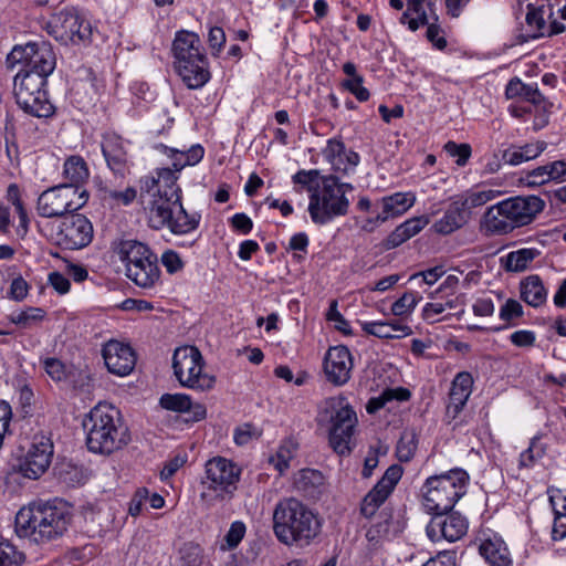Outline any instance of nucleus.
<instances>
[{
	"label": "nucleus",
	"mask_w": 566,
	"mask_h": 566,
	"mask_svg": "<svg viewBox=\"0 0 566 566\" xmlns=\"http://www.w3.org/2000/svg\"><path fill=\"white\" fill-rule=\"evenodd\" d=\"M155 149L165 154L172 168H159L154 174L139 180L142 197L147 196L148 222L155 230L168 228L171 233L185 235L195 232L201 220L197 212L188 213L181 202V189L177 185L178 175L187 166L201 161L205 148L200 144L192 145L187 150L155 145Z\"/></svg>",
	"instance_id": "nucleus-1"
},
{
	"label": "nucleus",
	"mask_w": 566,
	"mask_h": 566,
	"mask_svg": "<svg viewBox=\"0 0 566 566\" xmlns=\"http://www.w3.org/2000/svg\"><path fill=\"white\" fill-rule=\"evenodd\" d=\"M88 451L111 455L132 441L128 426L120 411L108 403H97L83 419Z\"/></svg>",
	"instance_id": "nucleus-2"
},
{
	"label": "nucleus",
	"mask_w": 566,
	"mask_h": 566,
	"mask_svg": "<svg viewBox=\"0 0 566 566\" xmlns=\"http://www.w3.org/2000/svg\"><path fill=\"white\" fill-rule=\"evenodd\" d=\"M273 532L277 541L286 546L306 547L321 534L322 521L301 501L283 499L273 511Z\"/></svg>",
	"instance_id": "nucleus-3"
},
{
	"label": "nucleus",
	"mask_w": 566,
	"mask_h": 566,
	"mask_svg": "<svg viewBox=\"0 0 566 566\" xmlns=\"http://www.w3.org/2000/svg\"><path fill=\"white\" fill-rule=\"evenodd\" d=\"M70 523V514L64 506L51 503L21 509L15 516L19 536L32 537L36 543L53 541L63 535Z\"/></svg>",
	"instance_id": "nucleus-4"
},
{
	"label": "nucleus",
	"mask_w": 566,
	"mask_h": 566,
	"mask_svg": "<svg viewBox=\"0 0 566 566\" xmlns=\"http://www.w3.org/2000/svg\"><path fill=\"white\" fill-rule=\"evenodd\" d=\"M171 51L175 69L188 88H200L210 80L209 63L197 33L177 31Z\"/></svg>",
	"instance_id": "nucleus-5"
},
{
	"label": "nucleus",
	"mask_w": 566,
	"mask_h": 566,
	"mask_svg": "<svg viewBox=\"0 0 566 566\" xmlns=\"http://www.w3.org/2000/svg\"><path fill=\"white\" fill-rule=\"evenodd\" d=\"M115 252L124 264L126 277L136 286L150 291L160 285L158 258L147 244L137 240H122Z\"/></svg>",
	"instance_id": "nucleus-6"
},
{
	"label": "nucleus",
	"mask_w": 566,
	"mask_h": 566,
	"mask_svg": "<svg viewBox=\"0 0 566 566\" xmlns=\"http://www.w3.org/2000/svg\"><path fill=\"white\" fill-rule=\"evenodd\" d=\"M470 476L460 468L429 476L423 486V506L430 514L450 512L467 493Z\"/></svg>",
	"instance_id": "nucleus-7"
},
{
	"label": "nucleus",
	"mask_w": 566,
	"mask_h": 566,
	"mask_svg": "<svg viewBox=\"0 0 566 566\" xmlns=\"http://www.w3.org/2000/svg\"><path fill=\"white\" fill-rule=\"evenodd\" d=\"M352 190L350 184L339 182L333 175L322 177L321 184H317L310 195L308 213L312 221L322 226L347 214L349 200L346 192Z\"/></svg>",
	"instance_id": "nucleus-8"
},
{
	"label": "nucleus",
	"mask_w": 566,
	"mask_h": 566,
	"mask_svg": "<svg viewBox=\"0 0 566 566\" xmlns=\"http://www.w3.org/2000/svg\"><path fill=\"white\" fill-rule=\"evenodd\" d=\"M240 476L241 469L233 461L223 457L209 459L205 464V475L201 480V499L213 504L232 497Z\"/></svg>",
	"instance_id": "nucleus-9"
},
{
	"label": "nucleus",
	"mask_w": 566,
	"mask_h": 566,
	"mask_svg": "<svg viewBox=\"0 0 566 566\" xmlns=\"http://www.w3.org/2000/svg\"><path fill=\"white\" fill-rule=\"evenodd\" d=\"M323 416L329 422V444L339 455L352 452L353 436L358 419L355 410L343 396L331 397L325 402Z\"/></svg>",
	"instance_id": "nucleus-10"
},
{
	"label": "nucleus",
	"mask_w": 566,
	"mask_h": 566,
	"mask_svg": "<svg viewBox=\"0 0 566 566\" xmlns=\"http://www.w3.org/2000/svg\"><path fill=\"white\" fill-rule=\"evenodd\" d=\"M48 77L38 74L17 73L13 94L18 106L27 114L48 118L54 114V106L45 90Z\"/></svg>",
	"instance_id": "nucleus-11"
},
{
	"label": "nucleus",
	"mask_w": 566,
	"mask_h": 566,
	"mask_svg": "<svg viewBox=\"0 0 566 566\" xmlns=\"http://www.w3.org/2000/svg\"><path fill=\"white\" fill-rule=\"evenodd\" d=\"M88 200L85 188L59 185L44 190L38 198L36 211L43 218H60L80 210Z\"/></svg>",
	"instance_id": "nucleus-12"
},
{
	"label": "nucleus",
	"mask_w": 566,
	"mask_h": 566,
	"mask_svg": "<svg viewBox=\"0 0 566 566\" xmlns=\"http://www.w3.org/2000/svg\"><path fill=\"white\" fill-rule=\"evenodd\" d=\"M203 357L195 346H181L174 353V375L182 387L200 391L211 389L216 380L203 371Z\"/></svg>",
	"instance_id": "nucleus-13"
},
{
	"label": "nucleus",
	"mask_w": 566,
	"mask_h": 566,
	"mask_svg": "<svg viewBox=\"0 0 566 566\" xmlns=\"http://www.w3.org/2000/svg\"><path fill=\"white\" fill-rule=\"evenodd\" d=\"M7 63L11 67L21 64L22 69L19 73L48 77L55 69L56 57L49 42H29L24 45H15L8 54Z\"/></svg>",
	"instance_id": "nucleus-14"
},
{
	"label": "nucleus",
	"mask_w": 566,
	"mask_h": 566,
	"mask_svg": "<svg viewBox=\"0 0 566 566\" xmlns=\"http://www.w3.org/2000/svg\"><path fill=\"white\" fill-rule=\"evenodd\" d=\"M44 29L55 40L63 43L78 44L87 42L92 36L91 23L77 12L62 10L53 14L44 24Z\"/></svg>",
	"instance_id": "nucleus-15"
},
{
	"label": "nucleus",
	"mask_w": 566,
	"mask_h": 566,
	"mask_svg": "<svg viewBox=\"0 0 566 566\" xmlns=\"http://www.w3.org/2000/svg\"><path fill=\"white\" fill-rule=\"evenodd\" d=\"M53 442L46 434H34L25 455L20 460L19 470L28 479L40 478L50 467Z\"/></svg>",
	"instance_id": "nucleus-16"
},
{
	"label": "nucleus",
	"mask_w": 566,
	"mask_h": 566,
	"mask_svg": "<svg viewBox=\"0 0 566 566\" xmlns=\"http://www.w3.org/2000/svg\"><path fill=\"white\" fill-rule=\"evenodd\" d=\"M564 31L565 25L555 18V12L551 6H527L525 34L522 35L524 41L553 36L563 33Z\"/></svg>",
	"instance_id": "nucleus-17"
},
{
	"label": "nucleus",
	"mask_w": 566,
	"mask_h": 566,
	"mask_svg": "<svg viewBox=\"0 0 566 566\" xmlns=\"http://www.w3.org/2000/svg\"><path fill=\"white\" fill-rule=\"evenodd\" d=\"M93 240V226L83 214H71L59 226L56 232L57 243L70 250L87 247Z\"/></svg>",
	"instance_id": "nucleus-18"
},
{
	"label": "nucleus",
	"mask_w": 566,
	"mask_h": 566,
	"mask_svg": "<svg viewBox=\"0 0 566 566\" xmlns=\"http://www.w3.org/2000/svg\"><path fill=\"white\" fill-rule=\"evenodd\" d=\"M432 518L427 525L426 532L433 542L446 539L457 542L468 532V520L458 512L432 513Z\"/></svg>",
	"instance_id": "nucleus-19"
},
{
	"label": "nucleus",
	"mask_w": 566,
	"mask_h": 566,
	"mask_svg": "<svg viewBox=\"0 0 566 566\" xmlns=\"http://www.w3.org/2000/svg\"><path fill=\"white\" fill-rule=\"evenodd\" d=\"M402 476V468L398 464L390 465L374 485V488L364 496L360 503V513L366 518H371L378 509L394 492L397 483Z\"/></svg>",
	"instance_id": "nucleus-20"
},
{
	"label": "nucleus",
	"mask_w": 566,
	"mask_h": 566,
	"mask_svg": "<svg viewBox=\"0 0 566 566\" xmlns=\"http://www.w3.org/2000/svg\"><path fill=\"white\" fill-rule=\"evenodd\" d=\"M504 212L515 228L530 224L545 208V201L537 196H517L503 200Z\"/></svg>",
	"instance_id": "nucleus-21"
},
{
	"label": "nucleus",
	"mask_w": 566,
	"mask_h": 566,
	"mask_svg": "<svg viewBox=\"0 0 566 566\" xmlns=\"http://www.w3.org/2000/svg\"><path fill=\"white\" fill-rule=\"evenodd\" d=\"M102 355L108 371L117 376L129 375L136 364V355L130 345L116 339L103 346Z\"/></svg>",
	"instance_id": "nucleus-22"
},
{
	"label": "nucleus",
	"mask_w": 566,
	"mask_h": 566,
	"mask_svg": "<svg viewBox=\"0 0 566 566\" xmlns=\"http://www.w3.org/2000/svg\"><path fill=\"white\" fill-rule=\"evenodd\" d=\"M353 358L346 346L331 347L324 359V371L328 381L336 386L346 384L350 378Z\"/></svg>",
	"instance_id": "nucleus-23"
},
{
	"label": "nucleus",
	"mask_w": 566,
	"mask_h": 566,
	"mask_svg": "<svg viewBox=\"0 0 566 566\" xmlns=\"http://www.w3.org/2000/svg\"><path fill=\"white\" fill-rule=\"evenodd\" d=\"M381 212H377L375 217L368 218L363 229L373 231L380 223L390 218L405 213L415 203V196L409 192H396L394 195L381 198Z\"/></svg>",
	"instance_id": "nucleus-24"
},
{
	"label": "nucleus",
	"mask_w": 566,
	"mask_h": 566,
	"mask_svg": "<svg viewBox=\"0 0 566 566\" xmlns=\"http://www.w3.org/2000/svg\"><path fill=\"white\" fill-rule=\"evenodd\" d=\"M469 220L470 211L467 202H462L459 198L446 206L442 214L433 222L432 230L438 234L448 235L464 227Z\"/></svg>",
	"instance_id": "nucleus-25"
},
{
	"label": "nucleus",
	"mask_w": 566,
	"mask_h": 566,
	"mask_svg": "<svg viewBox=\"0 0 566 566\" xmlns=\"http://www.w3.org/2000/svg\"><path fill=\"white\" fill-rule=\"evenodd\" d=\"M102 151L108 168L124 176L128 170V155L124 140L116 134H106L102 140Z\"/></svg>",
	"instance_id": "nucleus-26"
},
{
	"label": "nucleus",
	"mask_w": 566,
	"mask_h": 566,
	"mask_svg": "<svg viewBox=\"0 0 566 566\" xmlns=\"http://www.w3.org/2000/svg\"><path fill=\"white\" fill-rule=\"evenodd\" d=\"M522 181L528 187H538L548 182L566 181V158L548 161L532 170H528L522 178Z\"/></svg>",
	"instance_id": "nucleus-27"
},
{
	"label": "nucleus",
	"mask_w": 566,
	"mask_h": 566,
	"mask_svg": "<svg viewBox=\"0 0 566 566\" xmlns=\"http://www.w3.org/2000/svg\"><path fill=\"white\" fill-rule=\"evenodd\" d=\"M473 377L468 371L457 374L451 384L447 415L455 419L472 394Z\"/></svg>",
	"instance_id": "nucleus-28"
},
{
	"label": "nucleus",
	"mask_w": 566,
	"mask_h": 566,
	"mask_svg": "<svg viewBox=\"0 0 566 566\" xmlns=\"http://www.w3.org/2000/svg\"><path fill=\"white\" fill-rule=\"evenodd\" d=\"M359 325L367 335L381 339L402 338L412 334V328L399 318L374 322L359 321Z\"/></svg>",
	"instance_id": "nucleus-29"
},
{
	"label": "nucleus",
	"mask_w": 566,
	"mask_h": 566,
	"mask_svg": "<svg viewBox=\"0 0 566 566\" xmlns=\"http://www.w3.org/2000/svg\"><path fill=\"white\" fill-rule=\"evenodd\" d=\"M479 553L490 566H512L511 552L499 535H492L481 541Z\"/></svg>",
	"instance_id": "nucleus-30"
},
{
	"label": "nucleus",
	"mask_w": 566,
	"mask_h": 566,
	"mask_svg": "<svg viewBox=\"0 0 566 566\" xmlns=\"http://www.w3.org/2000/svg\"><path fill=\"white\" fill-rule=\"evenodd\" d=\"M159 405L169 411L190 413L191 421H200L207 415L206 407L201 403H192L190 396L186 394H164Z\"/></svg>",
	"instance_id": "nucleus-31"
},
{
	"label": "nucleus",
	"mask_w": 566,
	"mask_h": 566,
	"mask_svg": "<svg viewBox=\"0 0 566 566\" xmlns=\"http://www.w3.org/2000/svg\"><path fill=\"white\" fill-rule=\"evenodd\" d=\"M430 222L427 216L413 217L398 227L386 238L384 248L386 250L395 249L416 234H418Z\"/></svg>",
	"instance_id": "nucleus-32"
},
{
	"label": "nucleus",
	"mask_w": 566,
	"mask_h": 566,
	"mask_svg": "<svg viewBox=\"0 0 566 566\" xmlns=\"http://www.w3.org/2000/svg\"><path fill=\"white\" fill-rule=\"evenodd\" d=\"M547 148V143L537 140L525 145H511L502 151V160L510 166H518L523 163L537 158Z\"/></svg>",
	"instance_id": "nucleus-33"
},
{
	"label": "nucleus",
	"mask_w": 566,
	"mask_h": 566,
	"mask_svg": "<svg viewBox=\"0 0 566 566\" xmlns=\"http://www.w3.org/2000/svg\"><path fill=\"white\" fill-rule=\"evenodd\" d=\"M548 496L555 514L552 537L554 541H560L566 537V490L552 488L548 490Z\"/></svg>",
	"instance_id": "nucleus-34"
},
{
	"label": "nucleus",
	"mask_w": 566,
	"mask_h": 566,
	"mask_svg": "<svg viewBox=\"0 0 566 566\" xmlns=\"http://www.w3.org/2000/svg\"><path fill=\"white\" fill-rule=\"evenodd\" d=\"M505 96L507 99L518 98L535 106H539L545 101L536 84H525L518 77L509 81L505 87Z\"/></svg>",
	"instance_id": "nucleus-35"
},
{
	"label": "nucleus",
	"mask_w": 566,
	"mask_h": 566,
	"mask_svg": "<svg viewBox=\"0 0 566 566\" xmlns=\"http://www.w3.org/2000/svg\"><path fill=\"white\" fill-rule=\"evenodd\" d=\"M503 201L490 207L484 214V227L488 232L506 234L516 229L513 222L506 218Z\"/></svg>",
	"instance_id": "nucleus-36"
},
{
	"label": "nucleus",
	"mask_w": 566,
	"mask_h": 566,
	"mask_svg": "<svg viewBox=\"0 0 566 566\" xmlns=\"http://www.w3.org/2000/svg\"><path fill=\"white\" fill-rule=\"evenodd\" d=\"M521 298L532 307H538L546 302L547 291L538 275H530L520 284Z\"/></svg>",
	"instance_id": "nucleus-37"
},
{
	"label": "nucleus",
	"mask_w": 566,
	"mask_h": 566,
	"mask_svg": "<svg viewBox=\"0 0 566 566\" xmlns=\"http://www.w3.org/2000/svg\"><path fill=\"white\" fill-rule=\"evenodd\" d=\"M63 176L70 181L67 185L83 187L90 176L86 161L78 155L70 156L64 163Z\"/></svg>",
	"instance_id": "nucleus-38"
},
{
	"label": "nucleus",
	"mask_w": 566,
	"mask_h": 566,
	"mask_svg": "<svg viewBox=\"0 0 566 566\" xmlns=\"http://www.w3.org/2000/svg\"><path fill=\"white\" fill-rule=\"evenodd\" d=\"M536 249H520L510 252L503 260L504 268L509 272H522L525 271L530 263L538 255Z\"/></svg>",
	"instance_id": "nucleus-39"
},
{
	"label": "nucleus",
	"mask_w": 566,
	"mask_h": 566,
	"mask_svg": "<svg viewBox=\"0 0 566 566\" xmlns=\"http://www.w3.org/2000/svg\"><path fill=\"white\" fill-rule=\"evenodd\" d=\"M297 443L292 439L282 441L275 454L269 457V463L283 474L290 467V461L295 457Z\"/></svg>",
	"instance_id": "nucleus-40"
},
{
	"label": "nucleus",
	"mask_w": 566,
	"mask_h": 566,
	"mask_svg": "<svg viewBox=\"0 0 566 566\" xmlns=\"http://www.w3.org/2000/svg\"><path fill=\"white\" fill-rule=\"evenodd\" d=\"M422 300V296L415 291L405 292L397 301H395L391 305V314L397 316L399 319L403 322L405 318H408Z\"/></svg>",
	"instance_id": "nucleus-41"
},
{
	"label": "nucleus",
	"mask_w": 566,
	"mask_h": 566,
	"mask_svg": "<svg viewBox=\"0 0 566 566\" xmlns=\"http://www.w3.org/2000/svg\"><path fill=\"white\" fill-rule=\"evenodd\" d=\"M541 434H536L531 439L528 448L520 454V468H533L534 464L544 457L546 447L541 443Z\"/></svg>",
	"instance_id": "nucleus-42"
},
{
	"label": "nucleus",
	"mask_w": 566,
	"mask_h": 566,
	"mask_svg": "<svg viewBox=\"0 0 566 566\" xmlns=\"http://www.w3.org/2000/svg\"><path fill=\"white\" fill-rule=\"evenodd\" d=\"M432 10L434 2L432 0H409L407 8L408 12L413 13L417 18H410L408 28L411 31H417L421 25H426L429 21L424 4Z\"/></svg>",
	"instance_id": "nucleus-43"
},
{
	"label": "nucleus",
	"mask_w": 566,
	"mask_h": 566,
	"mask_svg": "<svg viewBox=\"0 0 566 566\" xmlns=\"http://www.w3.org/2000/svg\"><path fill=\"white\" fill-rule=\"evenodd\" d=\"M418 448L417 433L413 430L402 432L396 448V454L401 462L410 461Z\"/></svg>",
	"instance_id": "nucleus-44"
},
{
	"label": "nucleus",
	"mask_w": 566,
	"mask_h": 566,
	"mask_svg": "<svg viewBox=\"0 0 566 566\" xmlns=\"http://www.w3.org/2000/svg\"><path fill=\"white\" fill-rule=\"evenodd\" d=\"M523 314L524 310L518 301L514 298L506 300L499 312V317L505 322V325L503 327H497L494 331H501L517 325L516 319L521 318Z\"/></svg>",
	"instance_id": "nucleus-45"
},
{
	"label": "nucleus",
	"mask_w": 566,
	"mask_h": 566,
	"mask_svg": "<svg viewBox=\"0 0 566 566\" xmlns=\"http://www.w3.org/2000/svg\"><path fill=\"white\" fill-rule=\"evenodd\" d=\"M45 317V311L40 307H27L23 311L12 313L9 317L10 322L22 327L30 328L34 324L40 323Z\"/></svg>",
	"instance_id": "nucleus-46"
},
{
	"label": "nucleus",
	"mask_w": 566,
	"mask_h": 566,
	"mask_svg": "<svg viewBox=\"0 0 566 566\" xmlns=\"http://www.w3.org/2000/svg\"><path fill=\"white\" fill-rule=\"evenodd\" d=\"M25 556L4 537L0 536V566H21Z\"/></svg>",
	"instance_id": "nucleus-47"
},
{
	"label": "nucleus",
	"mask_w": 566,
	"mask_h": 566,
	"mask_svg": "<svg viewBox=\"0 0 566 566\" xmlns=\"http://www.w3.org/2000/svg\"><path fill=\"white\" fill-rule=\"evenodd\" d=\"M323 474L313 469H303L298 472L295 479V485L303 492H311L312 489L318 488L323 484Z\"/></svg>",
	"instance_id": "nucleus-48"
},
{
	"label": "nucleus",
	"mask_w": 566,
	"mask_h": 566,
	"mask_svg": "<svg viewBox=\"0 0 566 566\" xmlns=\"http://www.w3.org/2000/svg\"><path fill=\"white\" fill-rule=\"evenodd\" d=\"M360 157L354 150H344V153L339 156L338 160L331 163V166L335 172L348 175L355 170L357 165L359 164Z\"/></svg>",
	"instance_id": "nucleus-49"
},
{
	"label": "nucleus",
	"mask_w": 566,
	"mask_h": 566,
	"mask_svg": "<svg viewBox=\"0 0 566 566\" xmlns=\"http://www.w3.org/2000/svg\"><path fill=\"white\" fill-rule=\"evenodd\" d=\"M179 554L182 566H201L202 564V548L196 543H185Z\"/></svg>",
	"instance_id": "nucleus-50"
},
{
	"label": "nucleus",
	"mask_w": 566,
	"mask_h": 566,
	"mask_svg": "<svg viewBox=\"0 0 566 566\" xmlns=\"http://www.w3.org/2000/svg\"><path fill=\"white\" fill-rule=\"evenodd\" d=\"M48 376L54 381L65 380L69 374L66 365L54 357H46L41 360Z\"/></svg>",
	"instance_id": "nucleus-51"
},
{
	"label": "nucleus",
	"mask_w": 566,
	"mask_h": 566,
	"mask_svg": "<svg viewBox=\"0 0 566 566\" xmlns=\"http://www.w3.org/2000/svg\"><path fill=\"white\" fill-rule=\"evenodd\" d=\"M446 153L452 157L455 158V163L458 166H464L469 158L471 157V146L469 144H457L455 142H448L444 145Z\"/></svg>",
	"instance_id": "nucleus-52"
},
{
	"label": "nucleus",
	"mask_w": 566,
	"mask_h": 566,
	"mask_svg": "<svg viewBox=\"0 0 566 566\" xmlns=\"http://www.w3.org/2000/svg\"><path fill=\"white\" fill-rule=\"evenodd\" d=\"M247 532L245 524L241 521H234L224 536L226 545H221L224 549H234L243 539Z\"/></svg>",
	"instance_id": "nucleus-53"
},
{
	"label": "nucleus",
	"mask_w": 566,
	"mask_h": 566,
	"mask_svg": "<svg viewBox=\"0 0 566 566\" xmlns=\"http://www.w3.org/2000/svg\"><path fill=\"white\" fill-rule=\"evenodd\" d=\"M308 244V235L305 232H298L291 237L287 250L294 252L295 260L302 261L307 253Z\"/></svg>",
	"instance_id": "nucleus-54"
},
{
	"label": "nucleus",
	"mask_w": 566,
	"mask_h": 566,
	"mask_svg": "<svg viewBox=\"0 0 566 566\" xmlns=\"http://www.w3.org/2000/svg\"><path fill=\"white\" fill-rule=\"evenodd\" d=\"M319 172L318 170H300L295 175H293L292 179L294 184L302 185L306 187L310 195L313 193L318 181Z\"/></svg>",
	"instance_id": "nucleus-55"
},
{
	"label": "nucleus",
	"mask_w": 566,
	"mask_h": 566,
	"mask_svg": "<svg viewBox=\"0 0 566 566\" xmlns=\"http://www.w3.org/2000/svg\"><path fill=\"white\" fill-rule=\"evenodd\" d=\"M326 319L334 323V326L337 331L343 332L344 334L350 333L349 323L347 319L340 314L338 311V304L336 300H333L329 303L328 311L326 313Z\"/></svg>",
	"instance_id": "nucleus-56"
},
{
	"label": "nucleus",
	"mask_w": 566,
	"mask_h": 566,
	"mask_svg": "<svg viewBox=\"0 0 566 566\" xmlns=\"http://www.w3.org/2000/svg\"><path fill=\"white\" fill-rule=\"evenodd\" d=\"M500 195V191L493 189H485L472 192L468 198L462 199V202H467V208L469 207H480L485 205L489 201H492Z\"/></svg>",
	"instance_id": "nucleus-57"
},
{
	"label": "nucleus",
	"mask_w": 566,
	"mask_h": 566,
	"mask_svg": "<svg viewBox=\"0 0 566 566\" xmlns=\"http://www.w3.org/2000/svg\"><path fill=\"white\" fill-rule=\"evenodd\" d=\"M226 33L220 27H211L208 33V43L211 54L217 56L226 43Z\"/></svg>",
	"instance_id": "nucleus-58"
},
{
	"label": "nucleus",
	"mask_w": 566,
	"mask_h": 566,
	"mask_svg": "<svg viewBox=\"0 0 566 566\" xmlns=\"http://www.w3.org/2000/svg\"><path fill=\"white\" fill-rule=\"evenodd\" d=\"M364 78L356 77L355 80H345L343 86L349 91L359 102H366L370 94L369 91L363 85Z\"/></svg>",
	"instance_id": "nucleus-59"
},
{
	"label": "nucleus",
	"mask_w": 566,
	"mask_h": 566,
	"mask_svg": "<svg viewBox=\"0 0 566 566\" xmlns=\"http://www.w3.org/2000/svg\"><path fill=\"white\" fill-rule=\"evenodd\" d=\"M438 17H434V22L427 23V39L439 50H443L447 46V40L441 34L442 30L437 23Z\"/></svg>",
	"instance_id": "nucleus-60"
},
{
	"label": "nucleus",
	"mask_w": 566,
	"mask_h": 566,
	"mask_svg": "<svg viewBox=\"0 0 566 566\" xmlns=\"http://www.w3.org/2000/svg\"><path fill=\"white\" fill-rule=\"evenodd\" d=\"M160 261L170 274L179 272L184 268L180 255L174 250H167L161 254Z\"/></svg>",
	"instance_id": "nucleus-61"
},
{
	"label": "nucleus",
	"mask_w": 566,
	"mask_h": 566,
	"mask_svg": "<svg viewBox=\"0 0 566 566\" xmlns=\"http://www.w3.org/2000/svg\"><path fill=\"white\" fill-rule=\"evenodd\" d=\"M345 149V144L340 139L331 138L327 140L326 147L323 149V156L329 164L335 160L339 161V156Z\"/></svg>",
	"instance_id": "nucleus-62"
},
{
	"label": "nucleus",
	"mask_w": 566,
	"mask_h": 566,
	"mask_svg": "<svg viewBox=\"0 0 566 566\" xmlns=\"http://www.w3.org/2000/svg\"><path fill=\"white\" fill-rule=\"evenodd\" d=\"M28 293H29V284L22 276H18L12 280L10 290H9L10 298H12L17 302H21L28 296Z\"/></svg>",
	"instance_id": "nucleus-63"
},
{
	"label": "nucleus",
	"mask_w": 566,
	"mask_h": 566,
	"mask_svg": "<svg viewBox=\"0 0 566 566\" xmlns=\"http://www.w3.org/2000/svg\"><path fill=\"white\" fill-rule=\"evenodd\" d=\"M48 283L61 295L66 294L71 287L70 280L57 271L49 273Z\"/></svg>",
	"instance_id": "nucleus-64"
}]
</instances>
